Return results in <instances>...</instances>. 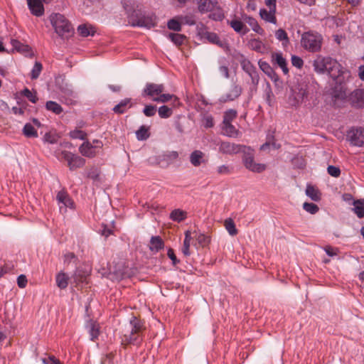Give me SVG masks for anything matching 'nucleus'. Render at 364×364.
I'll return each mask as SVG.
<instances>
[{
	"label": "nucleus",
	"mask_w": 364,
	"mask_h": 364,
	"mask_svg": "<svg viewBox=\"0 0 364 364\" xmlns=\"http://www.w3.org/2000/svg\"><path fill=\"white\" fill-rule=\"evenodd\" d=\"M276 38L279 41H283V45H287L289 42V39L287 32L282 29L279 28L275 32Z\"/></svg>",
	"instance_id": "nucleus-42"
},
{
	"label": "nucleus",
	"mask_w": 364,
	"mask_h": 364,
	"mask_svg": "<svg viewBox=\"0 0 364 364\" xmlns=\"http://www.w3.org/2000/svg\"><path fill=\"white\" fill-rule=\"evenodd\" d=\"M205 38L209 42L212 43L216 44L220 47L223 46V41L220 39L219 36L215 33L207 32L205 33Z\"/></svg>",
	"instance_id": "nucleus-41"
},
{
	"label": "nucleus",
	"mask_w": 364,
	"mask_h": 364,
	"mask_svg": "<svg viewBox=\"0 0 364 364\" xmlns=\"http://www.w3.org/2000/svg\"><path fill=\"white\" fill-rule=\"evenodd\" d=\"M327 171L329 175L333 177H338L341 175V170L338 167L330 165L327 168Z\"/></svg>",
	"instance_id": "nucleus-57"
},
{
	"label": "nucleus",
	"mask_w": 364,
	"mask_h": 364,
	"mask_svg": "<svg viewBox=\"0 0 364 364\" xmlns=\"http://www.w3.org/2000/svg\"><path fill=\"white\" fill-rule=\"evenodd\" d=\"M28 280L25 275L21 274L17 278V284L20 288L26 287Z\"/></svg>",
	"instance_id": "nucleus-62"
},
{
	"label": "nucleus",
	"mask_w": 364,
	"mask_h": 364,
	"mask_svg": "<svg viewBox=\"0 0 364 364\" xmlns=\"http://www.w3.org/2000/svg\"><path fill=\"white\" fill-rule=\"evenodd\" d=\"M167 26L170 30L180 31H181V21L176 18H172L168 21Z\"/></svg>",
	"instance_id": "nucleus-49"
},
{
	"label": "nucleus",
	"mask_w": 364,
	"mask_h": 364,
	"mask_svg": "<svg viewBox=\"0 0 364 364\" xmlns=\"http://www.w3.org/2000/svg\"><path fill=\"white\" fill-rule=\"evenodd\" d=\"M187 218V213L181 209H175L170 213V219L173 221L180 223Z\"/></svg>",
	"instance_id": "nucleus-26"
},
{
	"label": "nucleus",
	"mask_w": 364,
	"mask_h": 364,
	"mask_svg": "<svg viewBox=\"0 0 364 364\" xmlns=\"http://www.w3.org/2000/svg\"><path fill=\"white\" fill-rule=\"evenodd\" d=\"M156 25V18L152 16H141L139 22L133 23V26L150 28Z\"/></svg>",
	"instance_id": "nucleus-16"
},
{
	"label": "nucleus",
	"mask_w": 364,
	"mask_h": 364,
	"mask_svg": "<svg viewBox=\"0 0 364 364\" xmlns=\"http://www.w3.org/2000/svg\"><path fill=\"white\" fill-rule=\"evenodd\" d=\"M260 18L266 22L277 24L276 10L261 9L259 10Z\"/></svg>",
	"instance_id": "nucleus-18"
},
{
	"label": "nucleus",
	"mask_w": 364,
	"mask_h": 364,
	"mask_svg": "<svg viewBox=\"0 0 364 364\" xmlns=\"http://www.w3.org/2000/svg\"><path fill=\"white\" fill-rule=\"evenodd\" d=\"M209 14L208 17L214 21H222L224 18V14L222 9L217 4V7Z\"/></svg>",
	"instance_id": "nucleus-36"
},
{
	"label": "nucleus",
	"mask_w": 364,
	"mask_h": 364,
	"mask_svg": "<svg viewBox=\"0 0 364 364\" xmlns=\"http://www.w3.org/2000/svg\"><path fill=\"white\" fill-rule=\"evenodd\" d=\"M224 225L225 227V229L229 232L230 235H236L237 234V230L235 227V224L232 219L228 218L224 222Z\"/></svg>",
	"instance_id": "nucleus-35"
},
{
	"label": "nucleus",
	"mask_w": 364,
	"mask_h": 364,
	"mask_svg": "<svg viewBox=\"0 0 364 364\" xmlns=\"http://www.w3.org/2000/svg\"><path fill=\"white\" fill-rule=\"evenodd\" d=\"M136 138L139 140H146L149 137V128L145 126H141L136 132Z\"/></svg>",
	"instance_id": "nucleus-43"
},
{
	"label": "nucleus",
	"mask_w": 364,
	"mask_h": 364,
	"mask_svg": "<svg viewBox=\"0 0 364 364\" xmlns=\"http://www.w3.org/2000/svg\"><path fill=\"white\" fill-rule=\"evenodd\" d=\"M178 19L181 21L182 23L188 24L190 26H193L196 24V21L191 17L188 16H179Z\"/></svg>",
	"instance_id": "nucleus-60"
},
{
	"label": "nucleus",
	"mask_w": 364,
	"mask_h": 364,
	"mask_svg": "<svg viewBox=\"0 0 364 364\" xmlns=\"http://www.w3.org/2000/svg\"><path fill=\"white\" fill-rule=\"evenodd\" d=\"M242 93V88L237 85H232L229 92L223 97V102L232 101L237 99Z\"/></svg>",
	"instance_id": "nucleus-17"
},
{
	"label": "nucleus",
	"mask_w": 364,
	"mask_h": 364,
	"mask_svg": "<svg viewBox=\"0 0 364 364\" xmlns=\"http://www.w3.org/2000/svg\"><path fill=\"white\" fill-rule=\"evenodd\" d=\"M272 60L277 63L282 70L283 73L287 75L289 73V70L287 68V64L285 58L282 56V53H273Z\"/></svg>",
	"instance_id": "nucleus-23"
},
{
	"label": "nucleus",
	"mask_w": 364,
	"mask_h": 364,
	"mask_svg": "<svg viewBox=\"0 0 364 364\" xmlns=\"http://www.w3.org/2000/svg\"><path fill=\"white\" fill-rule=\"evenodd\" d=\"M172 114V110L168 106L163 105L159 109V115L161 118H168Z\"/></svg>",
	"instance_id": "nucleus-54"
},
{
	"label": "nucleus",
	"mask_w": 364,
	"mask_h": 364,
	"mask_svg": "<svg viewBox=\"0 0 364 364\" xmlns=\"http://www.w3.org/2000/svg\"><path fill=\"white\" fill-rule=\"evenodd\" d=\"M349 100L353 106L364 107V90L357 89L351 92Z\"/></svg>",
	"instance_id": "nucleus-14"
},
{
	"label": "nucleus",
	"mask_w": 364,
	"mask_h": 364,
	"mask_svg": "<svg viewBox=\"0 0 364 364\" xmlns=\"http://www.w3.org/2000/svg\"><path fill=\"white\" fill-rule=\"evenodd\" d=\"M229 25L235 32L240 33L242 35H245L249 32V29L245 26V24L240 20H232L229 23Z\"/></svg>",
	"instance_id": "nucleus-20"
},
{
	"label": "nucleus",
	"mask_w": 364,
	"mask_h": 364,
	"mask_svg": "<svg viewBox=\"0 0 364 364\" xmlns=\"http://www.w3.org/2000/svg\"><path fill=\"white\" fill-rule=\"evenodd\" d=\"M349 138L350 143L354 146H364V129L357 128L353 129L349 132Z\"/></svg>",
	"instance_id": "nucleus-11"
},
{
	"label": "nucleus",
	"mask_w": 364,
	"mask_h": 364,
	"mask_svg": "<svg viewBox=\"0 0 364 364\" xmlns=\"http://www.w3.org/2000/svg\"><path fill=\"white\" fill-rule=\"evenodd\" d=\"M11 43L13 48L18 52L22 53H28L31 52V48L28 45H24L18 40L12 39Z\"/></svg>",
	"instance_id": "nucleus-30"
},
{
	"label": "nucleus",
	"mask_w": 364,
	"mask_h": 364,
	"mask_svg": "<svg viewBox=\"0 0 364 364\" xmlns=\"http://www.w3.org/2000/svg\"><path fill=\"white\" fill-rule=\"evenodd\" d=\"M198 7V10L201 14L208 13L213 11L218 4L216 0H193Z\"/></svg>",
	"instance_id": "nucleus-12"
},
{
	"label": "nucleus",
	"mask_w": 364,
	"mask_h": 364,
	"mask_svg": "<svg viewBox=\"0 0 364 364\" xmlns=\"http://www.w3.org/2000/svg\"><path fill=\"white\" fill-rule=\"evenodd\" d=\"M231 172V168L227 165H221L218 167L217 173L218 174H229Z\"/></svg>",
	"instance_id": "nucleus-63"
},
{
	"label": "nucleus",
	"mask_w": 364,
	"mask_h": 364,
	"mask_svg": "<svg viewBox=\"0 0 364 364\" xmlns=\"http://www.w3.org/2000/svg\"><path fill=\"white\" fill-rule=\"evenodd\" d=\"M46 108L55 114H60L63 111L60 105L54 101H48L46 104Z\"/></svg>",
	"instance_id": "nucleus-32"
},
{
	"label": "nucleus",
	"mask_w": 364,
	"mask_h": 364,
	"mask_svg": "<svg viewBox=\"0 0 364 364\" xmlns=\"http://www.w3.org/2000/svg\"><path fill=\"white\" fill-rule=\"evenodd\" d=\"M202 124L205 128H212L215 125L214 119L210 114H204L202 118Z\"/></svg>",
	"instance_id": "nucleus-51"
},
{
	"label": "nucleus",
	"mask_w": 364,
	"mask_h": 364,
	"mask_svg": "<svg viewBox=\"0 0 364 364\" xmlns=\"http://www.w3.org/2000/svg\"><path fill=\"white\" fill-rule=\"evenodd\" d=\"M21 95L33 103H36L38 100L36 91H31L28 88H25L21 91Z\"/></svg>",
	"instance_id": "nucleus-39"
},
{
	"label": "nucleus",
	"mask_w": 364,
	"mask_h": 364,
	"mask_svg": "<svg viewBox=\"0 0 364 364\" xmlns=\"http://www.w3.org/2000/svg\"><path fill=\"white\" fill-rule=\"evenodd\" d=\"M308 86L306 84H298L291 88V92L287 99V103L291 107L297 108L308 96Z\"/></svg>",
	"instance_id": "nucleus-4"
},
{
	"label": "nucleus",
	"mask_w": 364,
	"mask_h": 364,
	"mask_svg": "<svg viewBox=\"0 0 364 364\" xmlns=\"http://www.w3.org/2000/svg\"><path fill=\"white\" fill-rule=\"evenodd\" d=\"M43 70V65L40 62L36 61L31 73L32 80L37 79Z\"/></svg>",
	"instance_id": "nucleus-47"
},
{
	"label": "nucleus",
	"mask_w": 364,
	"mask_h": 364,
	"mask_svg": "<svg viewBox=\"0 0 364 364\" xmlns=\"http://www.w3.org/2000/svg\"><path fill=\"white\" fill-rule=\"evenodd\" d=\"M164 90L161 84L147 83L143 90V95L150 97L154 101Z\"/></svg>",
	"instance_id": "nucleus-10"
},
{
	"label": "nucleus",
	"mask_w": 364,
	"mask_h": 364,
	"mask_svg": "<svg viewBox=\"0 0 364 364\" xmlns=\"http://www.w3.org/2000/svg\"><path fill=\"white\" fill-rule=\"evenodd\" d=\"M168 38L176 46L182 45L186 39V36L183 34H180V33H169Z\"/></svg>",
	"instance_id": "nucleus-44"
},
{
	"label": "nucleus",
	"mask_w": 364,
	"mask_h": 364,
	"mask_svg": "<svg viewBox=\"0 0 364 364\" xmlns=\"http://www.w3.org/2000/svg\"><path fill=\"white\" fill-rule=\"evenodd\" d=\"M178 157L177 151H173L164 154V159L167 161H174Z\"/></svg>",
	"instance_id": "nucleus-64"
},
{
	"label": "nucleus",
	"mask_w": 364,
	"mask_h": 364,
	"mask_svg": "<svg viewBox=\"0 0 364 364\" xmlns=\"http://www.w3.org/2000/svg\"><path fill=\"white\" fill-rule=\"evenodd\" d=\"M132 106V104L131 102L130 98H125L122 100L119 104L115 105L112 110L116 114H123L124 113L127 109L131 108Z\"/></svg>",
	"instance_id": "nucleus-19"
},
{
	"label": "nucleus",
	"mask_w": 364,
	"mask_h": 364,
	"mask_svg": "<svg viewBox=\"0 0 364 364\" xmlns=\"http://www.w3.org/2000/svg\"><path fill=\"white\" fill-rule=\"evenodd\" d=\"M303 208L308 213L311 214L316 213L319 208L317 205L312 203H304L303 204Z\"/></svg>",
	"instance_id": "nucleus-55"
},
{
	"label": "nucleus",
	"mask_w": 364,
	"mask_h": 364,
	"mask_svg": "<svg viewBox=\"0 0 364 364\" xmlns=\"http://www.w3.org/2000/svg\"><path fill=\"white\" fill-rule=\"evenodd\" d=\"M237 111L232 109L227 110L223 117V123H231L237 117Z\"/></svg>",
	"instance_id": "nucleus-45"
},
{
	"label": "nucleus",
	"mask_w": 364,
	"mask_h": 364,
	"mask_svg": "<svg viewBox=\"0 0 364 364\" xmlns=\"http://www.w3.org/2000/svg\"><path fill=\"white\" fill-rule=\"evenodd\" d=\"M23 134L27 138H37L38 132L33 125L30 123H26L23 128Z\"/></svg>",
	"instance_id": "nucleus-29"
},
{
	"label": "nucleus",
	"mask_w": 364,
	"mask_h": 364,
	"mask_svg": "<svg viewBox=\"0 0 364 364\" xmlns=\"http://www.w3.org/2000/svg\"><path fill=\"white\" fill-rule=\"evenodd\" d=\"M31 13L37 17L44 14L43 1L42 0H26Z\"/></svg>",
	"instance_id": "nucleus-13"
},
{
	"label": "nucleus",
	"mask_w": 364,
	"mask_h": 364,
	"mask_svg": "<svg viewBox=\"0 0 364 364\" xmlns=\"http://www.w3.org/2000/svg\"><path fill=\"white\" fill-rule=\"evenodd\" d=\"M242 152L243 153L242 161L246 168L255 173H261L266 169L265 164L255 162L254 150L250 147L245 146Z\"/></svg>",
	"instance_id": "nucleus-6"
},
{
	"label": "nucleus",
	"mask_w": 364,
	"mask_h": 364,
	"mask_svg": "<svg viewBox=\"0 0 364 364\" xmlns=\"http://www.w3.org/2000/svg\"><path fill=\"white\" fill-rule=\"evenodd\" d=\"M306 194L313 200L318 201L321 200V193L311 185H308L306 189Z\"/></svg>",
	"instance_id": "nucleus-28"
},
{
	"label": "nucleus",
	"mask_w": 364,
	"mask_h": 364,
	"mask_svg": "<svg viewBox=\"0 0 364 364\" xmlns=\"http://www.w3.org/2000/svg\"><path fill=\"white\" fill-rule=\"evenodd\" d=\"M122 4L126 11L127 15H129V14L134 11L137 7L136 3L132 0H122Z\"/></svg>",
	"instance_id": "nucleus-38"
},
{
	"label": "nucleus",
	"mask_w": 364,
	"mask_h": 364,
	"mask_svg": "<svg viewBox=\"0 0 364 364\" xmlns=\"http://www.w3.org/2000/svg\"><path fill=\"white\" fill-rule=\"evenodd\" d=\"M243 19L255 33L260 35L264 33V29L259 25L257 21L255 18L250 16H245Z\"/></svg>",
	"instance_id": "nucleus-22"
},
{
	"label": "nucleus",
	"mask_w": 364,
	"mask_h": 364,
	"mask_svg": "<svg viewBox=\"0 0 364 364\" xmlns=\"http://www.w3.org/2000/svg\"><path fill=\"white\" fill-rule=\"evenodd\" d=\"M223 130L225 134L229 137H237L238 130L232 124V123H223Z\"/></svg>",
	"instance_id": "nucleus-31"
},
{
	"label": "nucleus",
	"mask_w": 364,
	"mask_h": 364,
	"mask_svg": "<svg viewBox=\"0 0 364 364\" xmlns=\"http://www.w3.org/2000/svg\"><path fill=\"white\" fill-rule=\"evenodd\" d=\"M250 48L257 51V52H262L264 48L263 43L259 39H252L249 43Z\"/></svg>",
	"instance_id": "nucleus-50"
},
{
	"label": "nucleus",
	"mask_w": 364,
	"mask_h": 364,
	"mask_svg": "<svg viewBox=\"0 0 364 364\" xmlns=\"http://www.w3.org/2000/svg\"><path fill=\"white\" fill-rule=\"evenodd\" d=\"M191 164L198 167L202 164H205L208 162V159L205 158V154L200 150L193 151L190 155Z\"/></svg>",
	"instance_id": "nucleus-15"
},
{
	"label": "nucleus",
	"mask_w": 364,
	"mask_h": 364,
	"mask_svg": "<svg viewBox=\"0 0 364 364\" xmlns=\"http://www.w3.org/2000/svg\"><path fill=\"white\" fill-rule=\"evenodd\" d=\"M89 328H90V335L91 337V340L94 341L95 338H97L100 334V326L99 324L96 322L91 321L89 323Z\"/></svg>",
	"instance_id": "nucleus-40"
},
{
	"label": "nucleus",
	"mask_w": 364,
	"mask_h": 364,
	"mask_svg": "<svg viewBox=\"0 0 364 364\" xmlns=\"http://www.w3.org/2000/svg\"><path fill=\"white\" fill-rule=\"evenodd\" d=\"M102 146L103 144L100 140H94L92 144L87 141L80 146L79 151L84 156L93 158L97 154L98 151Z\"/></svg>",
	"instance_id": "nucleus-7"
},
{
	"label": "nucleus",
	"mask_w": 364,
	"mask_h": 364,
	"mask_svg": "<svg viewBox=\"0 0 364 364\" xmlns=\"http://www.w3.org/2000/svg\"><path fill=\"white\" fill-rule=\"evenodd\" d=\"M68 276L63 272H60L56 275V284L61 289H64L68 287Z\"/></svg>",
	"instance_id": "nucleus-27"
},
{
	"label": "nucleus",
	"mask_w": 364,
	"mask_h": 364,
	"mask_svg": "<svg viewBox=\"0 0 364 364\" xmlns=\"http://www.w3.org/2000/svg\"><path fill=\"white\" fill-rule=\"evenodd\" d=\"M57 200L59 203H63L66 208H73L74 203L70 198L67 192L60 191L58 193L56 196Z\"/></svg>",
	"instance_id": "nucleus-21"
},
{
	"label": "nucleus",
	"mask_w": 364,
	"mask_h": 364,
	"mask_svg": "<svg viewBox=\"0 0 364 364\" xmlns=\"http://www.w3.org/2000/svg\"><path fill=\"white\" fill-rule=\"evenodd\" d=\"M143 112L146 117H152L156 114V107L153 105H146L145 106Z\"/></svg>",
	"instance_id": "nucleus-59"
},
{
	"label": "nucleus",
	"mask_w": 364,
	"mask_h": 364,
	"mask_svg": "<svg viewBox=\"0 0 364 364\" xmlns=\"http://www.w3.org/2000/svg\"><path fill=\"white\" fill-rule=\"evenodd\" d=\"M274 96L270 86L266 89V102L269 106H272L274 102Z\"/></svg>",
	"instance_id": "nucleus-58"
},
{
	"label": "nucleus",
	"mask_w": 364,
	"mask_h": 364,
	"mask_svg": "<svg viewBox=\"0 0 364 364\" xmlns=\"http://www.w3.org/2000/svg\"><path fill=\"white\" fill-rule=\"evenodd\" d=\"M70 138L74 139L85 140L87 139V134L84 131L80 129H74L69 133Z\"/></svg>",
	"instance_id": "nucleus-46"
},
{
	"label": "nucleus",
	"mask_w": 364,
	"mask_h": 364,
	"mask_svg": "<svg viewBox=\"0 0 364 364\" xmlns=\"http://www.w3.org/2000/svg\"><path fill=\"white\" fill-rule=\"evenodd\" d=\"M312 65L316 73H327L333 80H336L343 73L341 65L329 56L317 55Z\"/></svg>",
	"instance_id": "nucleus-1"
},
{
	"label": "nucleus",
	"mask_w": 364,
	"mask_h": 364,
	"mask_svg": "<svg viewBox=\"0 0 364 364\" xmlns=\"http://www.w3.org/2000/svg\"><path fill=\"white\" fill-rule=\"evenodd\" d=\"M244 146L230 141H222L219 144V152L223 154L233 155L242 152Z\"/></svg>",
	"instance_id": "nucleus-9"
},
{
	"label": "nucleus",
	"mask_w": 364,
	"mask_h": 364,
	"mask_svg": "<svg viewBox=\"0 0 364 364\" xmlns=\"http://www.w3.org/2000/svg\"><path fill=\"white\" fill-rule=\"evenodd\" d=\"M142 330V325L135 317L131 320L129 326L122 331V344H137L139 343L140 332Z\"/></svg>",
	"instance_id": "nucleus-2"
},
{
	"label": "nucleus",
	"mask_w": 364,
	"mask_h": 364,
	"mask_svg": "<svg viewBox=\"0 0 364 364\" xmlns=\"http://www.w3.org/2000/svg\"><path fill=\"white\" fill-rule=\"evenodd\" d=\"M191 240V233L189 230L186 231L185 232V239L183 241V247L182 248V252L185 256L190 255V245Z\"/></svg>",
	"instance_id": "nucleus-33"
},
{
	"label": "nucleus",
	"mask_w": 364,
	"mask_h": 364,
	"mask_svg": "<svg viewBox=\"0 0 364 364\" xmlns=\"http://www.w3.org/2000/svg\"><path fill=\"white\" fill-rule=\"evenodd\" d=\"M79 34L82 37H87L89 36H93L96 32L95 28L89 24H82L77 28Z\"/></svg>",
	"instance_id": "nucleus-25"
},
{
	"label": "nucleus",
	"mask_w": 364,
	"mask_h": 364,
	"mask_svg": "<svg viewBox=\"0 0 364 364\" xmlns=\"http://www.w3.org/2000/svg\"><path fill=\"white\" fill-rule=\"evenodd\" d=\"M65 95H63L62 100L66 103L67 105H75L76 101V95L73 91L69 90L67 92L64 93Z\"/></svg>",
	"instance_id": "nucleus-37"
},
{
	"label": "nucleus",
	"mask_w": 364,
	"mask_h": 364,
	"mask_svg": "<svg viewBox=\"0 0 364 364\" xmlns=\"http://www.w3.org/2000/svg\"><path fill=\"white\" fill-rule=\"evenodd\" d=\"M173 98H174V102L178 103V99L174 95L171 94H163L161 93L159 97L156 98H154L155 102H166L169 100H171Z\"/></svg>",
	"instance_id": "nucleus-48"
},
{
	"label": "nucleus",
	"mask_w": 364,
	"mask_h": 364,
	"mask_svg": "<svg viewBox=\"0 0 364 364\" xmlns=\"http://www.w3.org/2000/svg\"><path fill=\"white\" fill-rule=\"evenodd\" d=\"M353 212L359 218H364V202L361 200H355L353 203Z\"/></svg>",
	"instance_id": "nucleus-34"
},
{
	"label": "nucleus",
	"mask_w": 364,
	"mask_h": 364,
	"mask_svg": "<svg viewBox=\"0 0 364 364\" xmlns=\"http://www.w3.org/2000/svg\"><path fill=\"white\" fill-rule=\"evenodd\" d=\"M291 63L294 66H295L298 68H301L304 65V61L300 57L296 56V55H293L291 57Z\"/></svg>",
	"instance_id": "nucleus-61"
},
{
	"label": "nucleus",
	"mask_w": 364,
	"mask_h": 364,
	"mask_svg": "<svg viewBox=\"0 0 364 364\" xmlns=\"http://www.w3.org/2000/svg\"><path fill=\"white\" fill-rule=\"evenodd\" d=\"M141 16V15H140L138 12H136V9H135L134 11H133L132 13L129 14V15H127L129 23L133 26V23L139 22Z\"/></svg>",
	"instance_id": "nucleus-56"
},
{
	"label": "nucleus",
	"mask_w": 364,
	"mask_h": 364,
	"mask_svg": "<svg viewBox=\"0 0 364 364\" xmlns=\"http://www.w3.org/2000/svg\"><path fill=\"white\" fill-rule=\"evenodd\" d=\"M195 237L198 245L201 247H205L210 242V238L204 234L196 232Z\"/></svg>",
	"instance_id": "nucleus-53"
},
{
	"label": "nucleus",
	"mask_w": 364,
	"mask_h": 364,
	"mask_svg": "<svg viewBox=\"0 0 364 364\" xmlns=\"http://www.w3.org/2000/svg\"><path fill=\"white\" fill-rule=\"evenodd\" d=\"M62 157L68 162L70 170L73 171L76 168L83 167L85 164V160L80 156L75 155L68 151L61 152Z\"/></svg>",
	"instance_id": "nucleus-8"
},
{
	"label": "nucleus",
	"mask_w": 364,
	"mask_h": 364,
	"mask_svg": "<svg viewBox=\"0 0 364 364\" xmlns=\"http://www.w3.org/2000/svg\"><path fill=\"white\" fill-rule=\"evenodd\" d=\"M164 243L159 236H153L150 240L149 249L151 251L158 252L163 249Z\"/></svg>",
	"instance_id": "nucleus-24"
},
{
	"label": "nucleus",
	"mask_w": 364,
	"mask_h": 364,
	"mask_svg": "<svg viewBox=\"0 0 364 364\" xmlns=\"http://www.w3.org/2000/svg\"><path fill=\"white\" fill-rule=\"evenodd\" d=\"M58 139H59V136L57 134H55L54 132H51L46 133L43 136V140L45 142H48V143L52 144L57 143L58 141Z\"/></svg>",
	"instance_id": "nucleus-52"
},
{
	"label": "nucleus",
	"mask_w": 364,
	"mask_h": 364,
	"mask_svg": "<svg viewBox=\"0 0 364 364\" xmlns=\"http://www.w3.org/2000/svg\"><path fill=\"white\" fill-rule=\"evenodd\" d=\"M49 19L55 33L61 38H68L73 34V27L69 21L63 14H52L49 16Z\"/></svg>",
	"instance_id": "nucleus-3"
},
{
	"label": "nucleus",
	"mask_w": 364,
	"mask_h": 364,
	"mask_svg": "<svg viewBox=\"0 0 364 364\" xmlns=\"http://www.w3.org/2000/svg\"><path fill=\"white\" fill-rule=\"evenodd\" d=\"M323 38L321 35L311 32L304 33L301 39V46L309 52L321 50Z\"/></svg>",
	"instance_id": "nucleus-5"
}]
</instances>
